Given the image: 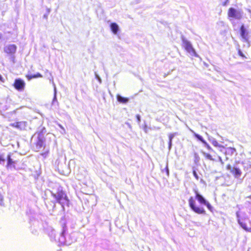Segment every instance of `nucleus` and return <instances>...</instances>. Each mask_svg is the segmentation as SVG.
Returning a JSON list of instances; mask_svg holds the SVG:
<instances>
[{"label": "nucleus", "instance_id": "obj_30", "mask_svg": "<svg viewBox=\"0 0 251 251\" xmlns=\"http://www.w3.org/2000/svg\"><path fill=\"white\" fill-rule=\"evenodd\" d=\"M171 141H172V137L170 138V143H171Z\"/></svg>", "mask_w": 251, "mask_h": 251}, {"label": "nucleus", "instance_id": "obj_32", "mask_svg": "<svg viewBox=\"0 0 251 251\" xmlns=\"http://www.w3.org/2000/svg\"><path fill=\"white\" fill-rule=\"evenodd\" d=\"M65 229H64L62 233H64L65 232Z\"/></svg>", "mask_w": 251, "mask_h": 251}, {"label": "nucleus", "instance_id": "obj_37", "mask_svg": "<svg viewBox=\"0 0 251 251\" xmlns=\"http://www.w3.org/2000/svg\"><path fill=\"white\" fill-rule=\"evenodd\" d=\"M250 154H251V152H250Z\"/></svg>", "mask_w": 251, "mask_h": 251}, {"label": "nucleus", "instance_id": "obj_26", "mask_svg": "<svg viewBox=\"0 0 251 251\" xmlns=\"http://www.w3.org/2000/svg\"><path fill=\"white\" fill-rule=\"evenodd\" d=\"M193 174H194V176L196 177V178L197 179H198V176L196 172L195 171H193Z\"/></svg>", "mask_w": 251, "mask_h": 251}, {"label": "nucleus", "instance_id": "obj_3", "mask_svg": "<svg viewBox=\"0 0 251 251\" xmlns=\"http://www.w3.org/2000/svg\"><path fill=\"white\" fill-rule=\"evenodd\" d=\"M226 169L229 170L230 173L235 178L240 177L242 174L241 170L237 166L234 165L233 167L229 164L226 166Z\"/></svg>", "mask_w": 251, "mask_h": 251}, {"label": "nucleus", "instance_id": "obj_10", "mask_svg": "<svg viewBox=\"0 0 251 251\" xmlns=\"http://www.w3.org/2000/svg\"><path fill=\"white\" fill-rule=\"evenodd\" d=\"M240 33L241 37L244 41L248 42L249 39V32L243 25L240 27Z\"/></svg>", "mask_w": 251, "mask_h": 251}, {"label": "nucleus", "instance_id": "obj_4", "mask_svg": "<svg viewBox=\"0 0 251 251\" xmlns=\"http://www.w3.org/2000/svg\"><path fill=\"white\" fill-rule=\"evenodd\" d=\"M12 85L16 90L18 91H22L25 88V83L24 80L17 78L15 79Z\"/></svg>", "mask_w": 251, "mask_h": 251}, {"label": "nucleus", "instance_id": "obj_1", "mask_svg": "<svg viewBox=\"0 0 251 251\" xmlns=\"http://www.w3.org/2000/svg\"><path fill=\"white\" fill-rule=\"evenodd\" d=\"M51 196L53 197L56 202L60 203L64 209L65 205H68L69 200L64 191L62 189H58L56 193H51Z\"/></svg>", "mask_w": 251, "mask_h": 251}, {"label": "nucleus", "instance_id": "obj_13", "mask_svg": "<svg viewBox=\"0 0 251 251\" xmlns=\"http://www.w3.org/2000/svg\"><path fill=\"white\" fill-rule=\"evenodd\" d=\"M7 167H12L15 166V164L16 163V162L13 161L11 159V155L10 154H9L7 155Z\"/></svg>", "mask_w": 251, "mask_h": 251}, {"label": "nucleus", "instance_id": "obj_23", "mask_svg": "<svg viewBox=\"0 0 251 251\" xmlns=\"http://www.w3.org/2000/svg\"><path fill=\"white\" fill-rule=\"evenodd\" d=\"M5 161L4 156L0 154V163L3 162Z\"/></svg>", "mask_w": 251, "mask_h": 251}, {"label": "nucleus", "instance_id": "obj_21", "mask_svg": "<svg viewBox=\"0 0 251 251\" xmlns=\"http://www.w3.org/2000/svg\"><path fill=\"white\" fill-rule=\"evenodd\" d=\"M0 206L4 205L3 197L0 193Z\"/></svg>", "mask_w": 251, "mask_h": 251}, {"label": "nucleus", "instance_id": "obj_6", "mask_svg": "<svg viewBox=\"0 0 251 251\" xmlns=\"http://www.w3.org/2000/svg\"><path fill=\"white\" fill-rule=\"evenodd\" d=\"M195 193L196 194V199L201 204L205 205L208 208V209H209L210 211H212V206L210 204V203L207 201L205 200V199L201 195H200L197 190L195 191Z\"/></svg>", "mask_w": 251, "mask_h": 251}, {"label": "nucleus", "instance_id": "obj_28", "mask_svg": "<svg viewBox=\"0 0 251 251\" xmlns=\"http://www.w3.org/2000/svg\"><path fill=\"white\" fill-rule=\"evenodd\" d=\"M136 118H137V119L138 121H140V117H139V115H137Z\"/></svg>", "mask_w": 251, "mask_h": 251}, {"label": "nucleus", "instance_id": "obj_7", "mask_svg": "<svg viewBox=\"0 0 251 251\" xmlns=\"http://www.w3.org/2000/svg\"><path fill=\"white\" fill-rule=\"evenodd\" d=\"M10 126L16 128L20 130H24L26 129L27 126V123L26 121L16 122L10 124Z\"/></svg>", "mask_w": 251, "mask_h": 251}, {"label": "nucleus", "instance_id": "obj_27", "mask_svg": "<svg viewBox=\"0 0 251 251\" xmlns=\"http://www.w3.org/2000/svg\"><path fill=\"white\" fill-rule=\"evenodd\" d=\"M48 152H42L41 153V154L42 155V156H46V154L48 153Z\"/></svg>", "mask_w": 251, "mask_h": 251}, {"label": "nucleus", "instance_id": "obj_36", "mask_svg": "<svg viewBox=\"0 0 251 251\" xmlns=\"http://www.w3.org/2000/svg\"><path fill=\"white\" fill-rule=\"evenodd\" d=\"M249 198H251V196H249Z\"/></svg>", "mask_w": 251, "mask_h": 251}, {"label": "nucleus", "instance_id": "obj_34", "mask_svg": "<svg viewBox=\"0 0 251 251\" xmlns=\"http://www.w3.org/2000/svg\"><path fill=\"white\" fill-rule=\"evenodd\" d=\"M218 157L220 160L221 159V158L220 156H219Z\"/></svg>", "mask_w": 251, "mask_h": 251}, {"label": "nucleus", "instance_id": "obj_20", "mask_svg": "<svg viewBox=\"0 0 251 251\" xmlns=\"http://www.w3.org/2000/svg\"><path fill=\"white\" fill-rule=\"evenodd\" d=\"M194 136H195V137H196L198 140H199L200 141H201V142H202V143H206L205 140L203 139V138H202V137L198 134H196L195 133L194 134Z\"/></svg>", "mask_w": 251, "mask_h": 251}, {"label": "nucleus", "instance_id": "obj_11", "mask_svg": "<svg viewBox=\"0 0 251 251\" xmlns=\"http://www.w3.org/2000/svg\"><path fill=\"white\" fill-rule=\"evenodd\" d=\"M17 47L15 45H9L6 46L4 49V51L8 54H14L16 50Z\"/></svg>", "mask_w": 251, "mask_h": 251}, {"label": "nucleus", "instance_id": "obj_17", "mask_svg": "<svg viewBox=\"0 0 251 251\" xmlns=\"http://www.w3.org/2000/svg\"><path fill=\"white\" fill-rule=\"evenodd\" d=\"M36 147L38 149H40L44 146V142L43 140L41 138H39L36 142Z\"/></svg>", "mask_w": 251, "mask_h": 251}, {"label": "nucleus", "instance_id": "obj_15", "mask_svg": "<svg viewBox=\"0 0 251 251\" xmlns=\"http://www.w3.org/2000/svg\"><path fill=\"white\" fill-rule=\"evenodd\" d=\"M117 99L119 102L123 103H126L128 101V98L123 97L119 95H117Z\"/></svg>", "mask_w": 251, "mask_h": 251}, {"label": "nucleus", "instance_id": "obj_31", "mask_svg": "<svg viewBox=\"0 0 251 251\" xmlns=\"http://www.w3.org/2000/svg\"><path fill=\"white\" fill-rule=\"evenodd\" d=\"M63 228H66V225H64L63 226Z\"/></svg>", "mask_w": 251, "mask_h": 251}, {"label": "nucleus", "instance_id": "obj_35", "mask_svg": "<svg viewBox=\"0 0 251 251\" xmlns=\"http://www.w3.org/2000/svg\"><path fill=\"white\" fill-rule=\"evenodd\" d=\"M45 17L46 18H47V16H45Z\"/></svg>", "mask_w": 251, "mask_h": 251}, {"label": "nucleus", "instance_id": "obj_25", "mask_svg": "<svg viewBox=\"0 0 251 251\" xmlns=\"http://www.w3.org/2000/svg\"><path fill=\"white\" fill-rule=\"evenodd\" d=\"M229 2V0H225V1L223 3V6H226Z\"/></svg>", "mask_w": 251, "mask_h": 251}, {"label": "nucleus", "instance_id": "obj_24", "mask_svg": "<svg viewBox=\"0 0 251 251\" xmlns=\"http://www.w3.org/2000/svg\"><path fill=\"white\" fill-rule=\"evenodd\" d=\"M238 54L242 57L246 58V56L244 55L241 50H239L238 51Z\"/></svg>", "mask_w": 251, "mask_h": 251}, {"label": "nucleus", "instance_id": "obj_18", "mask_svg": "<svg viewBox=\"0 0 251 251\" xmlns=\"http://www.w3.org/2000/svg\"><path fill=\"white\" fill-rule=\"evenodd\" d=\"M203 155H204V156L207 159H209V160H212V161H214L215 160V159L214 158H213L212 157V156L209 153H205V152H203L202 153Z\"/></svg>", "mask_w": 251, "mask_h": 251}, {"label": "nucleus", "instance_id": "obj_19", "mask_svg": "<svg viewBox=\"0 0 251 251\" xmlns=\"http://www.w3.org/2000/svg\"><path fill=\"white\" fill-rule=\"evenodd\" d=\"M242 164L243 165H246L244 166V169L245 170H248L251 168V164L250 162L245 163V162H242Z\"/></svg>", "mask_w": 251, "mask_h": 251}, {"label": "nucleus", "instance_id": "obj_9", "mask_svg": "<svg viewBox=\"0 0 251 251\" xmlns=\"http://www.w3.org/2000/svg\"><path fill=\"white\" fill-rule=\"evenodd\" d=\"M220 151L226 156H231L234 154H236L235 149L231 147L226 148L224 146H220Z\"/></svg>", "mask_w": 251, "mask_h": 251}, {"label": "nucleus", "instance_id": "obj_29", "mask_svg": "<svg viewBox=\"0 0 251 251\" xmlns=\"http://www.w3.org/2000/svg\"><path fill=\"white\" fill-rule=\"evenodd\" d=\"M207 148L209 149H210V147H209V146L208 145H207Z\"/></svg>", "mask_w": 251, "mask_h": 251}, {"label": "nucleus", "instance_id": "obj_8", "mask_svg": "<svg viewBox=\"0 0 251 251\" xmlns=\"http://www.w3.org/2000/svg\"><path fill=\"white\" fill-rule=\"evenodd\" d=\"M183 47L184 49L189 53L192 54L194 56H197V53L193 48L191 44L187 40H184L183 42Z\"/></svg>", "mask_w": 251, "mask_h": 251}, {"label": "nucleus", "instance_id": "obj_14", "mask_svg": "<svg viewBox=\"0 0 251 251\" xmlns=\"http://www.w3.org/2000/svg\"><path fill=\"white\" fill-rule=\"evenodd\" d=\"M25 77L28 80H30L33 78L42 77L43 75L40 73H37L34 75H26Z\"/></svg>", "mask_w": 251, "mask_h": 251}, {"label": "nucleus", "instance_id": "obj_16", "mask_svg": "<svg viewBox=\"0 0 251 251\" xmlns=\"http://www.w3.org/2000/svg\"><path fill=\"white\" fill-rule=\"evenodd\" d=\"M238 223L241 227L247 231L251 232V228H248L245 223H242L240 220H238Z\"/></svg>", "mask_w": 251, "mask_h": 251}, {"label": "nucleus", "instance_id": "obj_22", "mask_svg": "<svg viewBox=\"0 0 251 251\" xmlns=\"http://www.w3.org/2000/svg\"><path fill=\"white\" fill-rule=\"evenodd\" d=\"M213 144L214 146L219 147L220 149V146H223L222 145H219L217 141L213 142Z\"/></svg>", "mask_w": 251, "mask_h": 251}, {"label": "nucleus", "instance_id": "obj_5", "mask_svg": "<svg viewBox=\"0 0 251 251\" xmlns=\"http://www.w3.org/2000/svg\"><path fill=\"white\" fill-rule=\"evenodd\" d=\"M227 16L228 18L235 19H240L242 18L241 12L233 7H230L228 9Z\"/></svg>", "mask_w": 251, "mask_h": 251}, {"label": "nucleus", "instance_id": "obj_2", "mask_svg": "<svg viewBox=\"0 0 251 251\" xmlns=\"http://www.w3.org/2000/svg\"><path fill=\"white\" fill-rule=\"evenodd\" d=\"M188 202L190 207L194 212L199 214H205V210L203 207L196 206L195 201L193 197H190L188 200Z\"/></svg>", "mask_w": 251, "mask_h": 251}, {"label": "nucleus", "instance_id": "obj_12", "mask_svg": "<svg viewBox=\"0 0 251 251\" xmlns=\"http://www.w3.org/2000/svg\"><path fill=\"white\" fill-rule=\"evenodd\" d=\"M110 27L112 33L114 34H117L119 29L118 25L116 23H112L110 25Z\"/></svg>", "mask_w": 251, "mask_h": 251}, {"label": "nucleus", "instance_id": "obj_33", "mask_svg": "<svg viewBox=\"0 0 251 251\" xmlns=\"http://www.w3.org/2000/svg\"><path fill=\"white\" fill-rule=\"evenodd\" d=\"M1 77H1V75H0V79H1Z\"/></svg>", "mask_w": 251, "mask_h": 251}]
</instances>
